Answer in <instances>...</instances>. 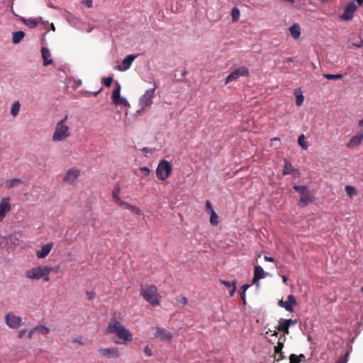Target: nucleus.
<instances>
[{
	"label": "nucleus",
	"instance_id": "obj_1",
	"mask_svg": "<svg viewBox=\"0 0 363 363\" xmlns=\"http://www.w3.org/2000/svg\"><path fill=\"white\" fill-rule=\"evenodd\" d=\"M108 333L116 334L117 337L125 342H131L133 340V335L130 331L123 326L116 319L113 318L110 320L107 327Z\"/></svg>",
	"mask_w": 363,
	"mask_h": 363
},
{
	"label": "nucleus",
	"instance_id": "obj_2",
	"mask_svg": "<svg viewBox=\"0 0 363 363\" xmlns=\"http://www.w3.org/2000/svg\"><path fill=\"white\" fill-rule=\"evenodd\" d=\"M68 118V115H66L56 124L52 138L54 142L64 141L71 135L69 128L67 125Z\"/></svg>",
	"mask_w": 363,
	"mask_h": 363
},
{
	"label": "nucleus",
	"instance_id": "obj_3",
	"mask_svg": "<svg viewBox=\"0 0 363 363\" xmlns=\"http://www.w3.org/2000/svg\"><path fill=\"white\" fill-rule=\"evenodd\" d=\"M52 269V267L49 266H38L28 270L26 272V277L31 280H39L40 279H43L45 281H49L50 274Z\"/></svg>",
	"mask_w": 363,
	"mask_h": 363
},
{
	"label": "nucleus",
	"instance_id": "obj_4",
	"mask_svg": "<svg viewBox=\"0 0 363 363\" xmlns=\"http://www.w3.org/2000/svg\"><path fill=\"white\" fill-rule=\"evenodd\" d=\"M140 294L143 298L152 306L160 305V296L157 293V288L155 285L141 286Z\"/></svg>",
	"mask_w": 363,
	"mask_h": 363
},
{
	"label": "nucleus",
	"instance_id": "obj_5",
	"mask_svg": "<svg viewBox=\"0 0 363 363\" xmlns=\"http://www.w3.org/2000/svg\"><path fill=\"white\" fill-rule=\"evenodd\" d=\"M293 189L300 194L298 203L302 207L306 206L308 203L313 201V197L307 186L294 185Z\"/></svg>",
	"mask_w": 363,
	"mask_h": 363
},
{
	"label": "nucleus",
	"instance_id": "obj_6",
	"mask_svg": "<svg viewBox=\"0 0 363 363\" xmlns=\"http://www.w3.org/2000/svg\"><path fill=\"white\" fill-rule=\"evenodd\" d=\"M172 171L170 163L167 160H162L156 169L157 177L160 180H165L167 179Z\"/></svg>",
	"mask_w": 363,
	"mask_h": 363
},
{
	"label": "nucleus",
	"instance_id": "obj_7",
	"mask_svg": "<svg viewBox=\"0 0 363 363\" xmlns=\"http://www.w3.org/2000/svg\"><path fill=\"white\" fill-rule=\"evenodd\" d=\"M80 175L81 170L78 168L72 167L67 171L64 176L63 182L70 185L76 184Z\"/></svg>",
	"mask_w": 363,
	"mask_h": 363
},
{
	"label": "nucleus",
	"instance_id": "obj_8",
	"mask_svg": "<svg viewBox=\"0 0 363 363\" xmlns=\"http://www.w3.org/2000/svg\"><path fill=\"white\" fill-rule=\"evenodd\" d=\"M249 75V69L245 66H241L237 68L228 75L225 84H227L233 81L237 80L240 77H246Z\"/></svg>",
	"mask_w": 363,
	"mask_h": 363
},
{
	"label": "nucleus",
	"instance_id": "obj_9",
	"mask_svg": "<svg viewBox=\"0 0 363 363\" xmlns=\"http://www.w3.org/2000/svg\"><path fill=\"white\" fill-rule=\"evenodd\" d=\"M6 324L12 329H16L22 325V318L16 315L13 312H9L5 315Z\"/></svg>",
	"mask_w": 363,
	"mask_h": 363
},
{
	"label": "nucleus",
	"instance_id": "obj_10",
	"mask_svg": "<svg viewBox=\"0 0 363 363\" xmlns=\"http://www.w3.org/2000/svg\"><path fill=\"white\" fill-rule=\"evenodd\" d=\"M279 333H283L282 335H288L289 331V327L286 325V323L284 322V318H281L279 320V324L274 330L268 329V330L266 332V334H271L272 336H278Z\"/></svg>",
	"mask_w": 363,
	"mask_h": 363
},
{
	"label": "nucleus",
	"instance_id": "obj_11",
	"mask_svg": "<svg viewBox=\"0 0 363 363\" xmlns=\"http://www.w3.org/2000/svg\"><path fill=\"white\" fill-rule=\"evenodd\" d=\"M155 89L156 86L152 89L147 90L140 99V104L143 109L152 105Z\"/></svg>",
	"mask_w": 363,
	"mask_h": 363
},
{
	"label": "nucleus",
	"instance_id": "obj_12",
	"mask_svg": "<svg viewBox=\"0 0 363 363\" xmlns=\"http://www.w3.org/2000/svg\"><path fill=\"white\" fill-rule=\"evenodd\" d=\"M357 9V7L354 2L349 3L345 6L343 13L340 16V19L347 21H351Z\"/></svg>",
	"mask_w": 363,
	"mask_h": 363
},
{
	"label": "nucleus",
	"instance_id": "obj_13",
	"mask_svg": "<svg viewBox=\"0 0 363 363\" xmlns=\"http://www.w3.org/2000/svg\"><path fill=\"white\" fill-rule=\"evenodd\" d=\"M99 354L109 359H117L120 357V352L116 347H101L98 350Z\"/></svg>",
	"mask_w": 363,
	"mask_h": 363
},
{
	"label": "nucleus",
	"instance_id": "obj_14",
	"mask_svg": "<svg viewBox=\"0 0 363 363\" xmlns=\"http://www.w3.org/2000/svg\"><path fill=\"white\" fill-rule=\"evenodd\" d=\"M121 85L116 82V87L113 89L112 93V99L116 105H123L125 106H129L128 101L120 95Z\"/></svg>",
	"mask_w": 363,
	"mask_h": 363
},
{
	"label": "nucleus",
	"instance_id": "obj_15",
	"mask_svg": "<svg viewBox=\"0 0 363 363\" xmlns=\"http://www.w3.org/2000/svg\"><path fill=\"white\" fill-rule=\"evenodd\" d=\"M11 205L9 197H4L0 202V221L2 220L6 214L11 211Z\"/></svg>",
	"mask_w": 363,
	"mask_h": 363
},
{
	"label": "nucleus",
	"instance_id": "obj_16",
	"mask_svg": "<svg viewBox=\"0 0 363 363\" xmlns=\"http://www.w3.org/2000/svg\"><path fill=\"white\" fill-rule=\"evenodd\" d=\"M155 337L160 338L161 341H170L173 337V334L162 328L157 327L155 333Z\"/></svg>",
	"mask_w": 363,
	"mask_h": 363
},
{
	"label": "nucleus",
	"instance_id": "obj_17",
	"mask_svg": "<svg viewBox=\"0 0 363 363\" xmlns=\"http://www.w3.org/2000/svg\"><path fill=\"white\" fill-rule=\"evenodd\" d=\"M297 304L296 300L294 296L291 294L289 295L287 297V301H284L283 300H280L279 301V306L284 308L287 311L292 312L293 306Z\"/></svg>",
	"mask_w": 363,
	"mask_h": 363
},
{
	"label": "nucleus",
	"instance_id": "obj_18",
	"mask_svg": "<svg viewBox=\"0 0 363 363\" xmlns=\"http://www.w3.org/2000/svg\"><path fill=\"white\" fill-rule=\"evenodd\" d=\"M136 57L137 55H127L123 60L121 65L117 66V69L121 72L128 70L130 67L133 62L136 58Z\"/></svg>",
	"mask_w": 363,
	"mask_h": 363
},
{
	"label": "nucleus",
	"instance_id": "obj_19",
	"mask_svg": "<svg viewBox=\"0 0 363 363\" xmlns=\"http://www.w3.org/2000/svg\"><path fill=\"white\" fill-rule=\"evenodd\" d=\"M54 244L52 242L48 243L42 246L41 249L38 250L36 255L40 259L46 257L50 252Z\"/></svg>",
	"mask_w": 363,
	"mask_h": 363
},
{
	"label": "nucleus",
	"instance_id": "obj_20",
	"mask_svg": "<svg viewBox=\"0 0 363 363\" xmlns=\"http://www.w3.org/2000/svg\"><path fill=\"white\" fill-rule=\"evenodd\" d=\"M267 273L264 271L262 267L259 265L255 266L254 269V277L252 279V281L254 284H256L259 279H264L267 277Z\"/></svg>",
	"mask_w": 363,
	"mask_h": 363
},
{
	"label": "nucleus",
	"instance_id": "obj_21",
	"mask_svg": "<svg viewBox=\"0 0 363 363\" xmlns=\"http://www.w3.org/2000/svg\"><path fill=\"white\" fill-rule=\"evenodd\" d=\"M299 174V171L297 169H295L292 164L286 159L284 160V166L282 171L283 175H287V174Z\"/></svg>",
	"mask_w": 363,
	"mask_h": 363
},
{
	"label": "nucleus",
	"instance_id": "obj_22",
	"mask_svg": "<svg viewBox=\"0 0 363 363\" xmlns=\"http://www.w3.org/2000/svg\"><path fill=\"white\" fill-rule=\"evenodd\" d=\"M41 55H42V57L43 59V65L44 66H48V65H50L51 64H52V59L51 58V53L50 52V50L43 47L41 48Z\"/></svg>",
	"mask_w": 363,
	"mask_h": 363
},
{
	"label": "nucleus",
	"instance_id": "obj_23",
	"mask_svg": "<svg viewBox=\"0 0 363 363\" xmlns=\"http://www.w3.org/2000/svg\"><path fill=\"white\" fill-rule=\"evenodd\" d=\"M120 206H123L125 207L126 209H128L130 211H131L132 212L138 214V215H142L143 213L141 211V210H140L138 207L133 206V205H131L130 203H128V202H125V201H123V202H121V205Z\"/></svg>",
	"mask_w": 363,
	"mask_h": 363
},
{
	"label": "nucleus",
	"instance_id": "obj_24",
	"mask_svg": "<svg viewBox=\"0 0 363 363\" xmlns=\"http://www.w3.org/2000/svg\"><path fill=\"white\" fill-rule=\"evenodd\" d=\"M285 341H286V337H284V335H280L278 337L277 345H276L274 347V352L275 353L282 352V349H283L284 344Z\"/></svg>",
	"mask_w": 363,
	"mask_h": 363
},
{
	"label": "nucleus",
	"instance_id": "obj_25",
	"mask_svg": "<svg viewBox=\"0 0 363 363\" xmlns=\"http://www.w3.org/2000/svg\"><path fill=\"white\" fill-rule=\"evenodd\" d=\"M120 191H121L120 186L118 184H116L114 186L113 190V198L114 201L119 206L121 205V202H123V201H122L121 199V198L119 197Z\"/></svg>",
	"mask_w": 363,
	"mask_h": 363
},
{
	"label": "nucleus",
	"instance_id": "obj_26",
	"mask_svg": "<svg viewBox=\"0 0 363 363\" xmlns=\"http://www.w3.org/2000/svg\"><path fill=\"white\" fill-rule=\"evenodd\" d=\"M362 140L357 135H354L351 138L350 141L347 143L346 146L349 148L357 147L362 143Z\"/></svg>",
	"mask_w": 363,
	"mask_h": 363
},
{
	"label": "nucleus",
	"instance_id": "obj_27",
	"mask_svg": "<svg viewBox=\"0 0 363 363\" xmlns=\"http://www.w3.org/2000/svg\"><path fill=\"white\" fill-rule=\"evenodd\" d=\"M289 31L291 36L295 39L299 38L301 35L300 26L298 24H294L293 26H291L289 28Z\"/></svg>",
	"mask_w": 363,
	"mask_h": 363
},
{
	"label": "nucleus",
	"instance_id": "obj_28",
	"mask_svg": "<svg viewBox=\"0 0 363 363\" xmlns=\"http://www.w3.org/2000/svg\"><path fill=\"white\" fill-rule=\"evenodd\" d=\"M42 21V18H28V19H26V20H24V23L25 24L28 26L29 28H35L39 22Z\"/></svg>",
	"mask_w": 363,
	"mask_h": 363
},
{
	"label": "nucleus",
	"instance_id": "obj_29",
	"mask_svg": "<svg viewBox=\"0 0 363 363\" xmlns=\"http://www.w3.org/2000/svg\"><path fill=\"white\" fill-rule=\"evenodd\" d=\"M25 37V33L23 31H17L13 33L12 41L13 43H19Z\"/></svg>",
	"mask_w": 363,
	"mask_h": 363
},
{
	"label": "nucleus",
	"instance_id": "obj_30",
	"mask_svg": "<svg viewBox=\"0 0 363 363\" xmlns=\"http://www.w3.org/2000/svg\"><path fill=\"white\" fill-rule=\"evenodd\" d=\"M21 108V104L19 101H16L13 103L11 108V114L12 116L16 117L19 113Z\"/></svg>",
	"mask_w": 363,
	"mask_h": 363
},
{
	"label": "nucleus",
	"instance_id": "obj_31",
	"mask_svg": "<svg viewBox=\"0 0 363 363\" xmlns=\"http://www.w3.org/2000/svg\"><path fill=\"white\" fill-rule=\"evenodd\" d=\"M34 330L35 333H38L44 335L50 333V328L43 325H38L35 326L34 328Z\"/></svg>",
	"mask_w": 363,
	"mask_h": 363
},
{
	"label": "nucleus",
	"instance_id": "obj_32",
	"mask_svg": "<svg viewBox=\"0 0 363 363\" xmlns=\"http://www.w3.org/2000/svg\"><path fill=\"white\" fill-rule=\"evenodd\" d=\"M23 183L21 179H12L6 181V187L8 189L13 188L15 185Z\"/></svg>",
	"mask_w": 363,
	"mask_h": 363
},
{
	"label": "nucleus",
	"instance_id": "obj_33",
	"mask_svg": "<svg viewBox=\"0 0 363 363\" xmlns=\"http://www.w3.org/2000/svg\"><path fill=\"white\" fill-rule=\"evenodd\" d=\"M210 215V223L212 225L216 226L218 223V216L215 211H212Z\"/></svg>",
	"mask_w": 363,
	"mask_h": 363
},
{
	"label": "nucleus",
	"instance_id": "obj_34",
	"mask_svg": "<svg viewBox=\"0 0 363 363\" xmlns=\"http://www.w3.org/2000/svg\"><path fill=\"white\" fill-rule=\"evenodd\" d=\"M345 190L346 193L347 194V195L350 198H352L353 196H356L357 194V190L352 186H350V185L345 186Z\"/></svg>",
	"mask_w": 363,
	"mask_h": 363
},
{
	"label": "nucleus",
	"instance_id": "obj_35",
	"mask_svg": "<svg viewBox=\"0 0 363 363\" xmlns=\"http://www.w3.org/2000/svg\"><path fill=\"white\" fill-rule=\"evenodd\" d=\"M298 144L305 150L308 147V143L306 142L305 136L303 134L298 137Z\"/></svg>",
	"mask_w": 363,
	"mask_h": 363
},
{
	"label": "nucleus",
	"instance_id": "obj_36",
	"mask_svg": "<svg viewBox=\"0 0 363 363\" xmlns=\"http://www.w3.org/2000/svg\"><path fill=\"white\" fill-rule=\"evenodd\" d=\"M301 358H305V356L302 354L298 356L292 354L289 357L290 363H299Z\"/></svg>",
	"mask_w": 363,
	"mask_h": 363
},
{
	"label": "nucleus",
	"instance_id": "obj_37",
	"mask_svg": "<svg viewBox=\"0 0 363 363\" xmlns=\"http://www.w3.org/2000/svg\"><path fill=\"white\" fill-rule=\"evenodd\" d=\"M232 20L233 22L238 21L240 17V11L236 7H234L231 11Z\"/></svg>",
	"mask_w": 363,
	"mask_h": 363
},
{
	"label": "nucleus",
	"instance_id": "obj_38",
	"mask_svg": "<svg viewBox=\"0 0 363 363\" xmlns=\"http://www.w3.org/2000/svg\"><path fill=\"white\" fill-rule=\"evenodd\" d=\"M295 95H296V104L298 106H301L303 104V100H304V97H303V94H298V91H296Z\"/></svg>",
	"mask_w": 363,
	"mask_h": 363
},
{
	"label": "nucleus",
	"instance_id": "obj_39",
	"mask_svg": "<svg viewBox=\"0 0 363 363\" xmlns=\"http://www.w3.org/2000/svg\"><path fill=\"white\" fill-rule=\"evenodd\" d=\"M323 77L327 79H340L342 78V75L340 74H324Z\"/></svg>",
	"mask_w": 363,
	"mask_h": 363
},
{
	"label": "nucleus",
	"instance_id": "obj_40",
	"mask_svg": "<svg viewBox=\"0 0 363 363\" xmlns=\"http://www.w3.org/2000/svg\"><path fill=\"white\" fill-rule=\"evenodd\" d=\"M112 82H113L112 77H106L102 79V83L104 84V86H106L107 87H109L111 85Z\"/></svg>",
	"mask_w": 363,
	"mask_h": 363
},
{
	"label": "nucleus",
	"instance_id": "obj_41",
	"mask_svg": "<svg viewBox=\"0 0 363 363\" xmlns=\"http://www.w3.org/2000/svg\"><path fill=\"white\" fill-rule=\"evenodd\" d=\"M284 322L286 323L288 327L289 328L291 325H294L297 323V320H292V319H284Z\"/></svg>",
	"mask_w": 363,
	"mask_h": 363
},
{
	"label": "nucleus",
	"instance_id": "obj_42",
	"mask_svg": "<svg viewBox=\"0 0 363 363\" xmlns=\"http://www.w3.org/2000/svg\"><path fill=\"white\" fill-rule=\"evenodd\" d=\"M206 210L208 213H210L212 212V211H214L211 202L208 200H207L206 202Z\"/></svg>",
	"mask_w": 363,
	"mask_h": 363
},
{
	"label": "nucleus",
	"instance_id": "obj_43",
	"mask_svg": "<svg viewBox=\"0 0 363 363\" xmlns=\"http://www.w3.org/2000/svg\"><path fill=\"white\" fill-rule=\"evenodd\" d=\"M235 285H236V282H235V281H234L233 282L232 287L230 288V290L229 291V294H230V296H234V294H235V289H236Z\"/></svg>",
	"mask_w": 363,
	"mask_h": 363
},
{
	"label": "nucleus",
	"instance_id": "obj_44",
	"mask_svg": "<svg viewBox=\"0 0 363 363\" xmlns=\"http://www.w3.org/2000/svg\"><path fill=\"white\" fill-rule=\"evenodd\" d=\"M140 170L141 172L143 173L145 176H147L150 174V169L147 167H140Z\"/></svg>",
	"mask_w": 363,
	"mask_h": 363
},
{
	"label": "nucleus",
	"instance_id": "obj_45",
	"mask_svg": "<svg viewBox=\"0 0 363 363\" xmlns=\"http://www.w3.org/2000/svg\"><path fill=\"white\" fill-rule=\"evenodd\" d=\"M82 3L84 4L88 8H92L93 7V1H92V0H84V1H82Z\"/></svg>",
	"mask_w": 363,
	"mask_h": 363
},
{
	"label": "nucleus",
	"instance_id": "obj_46",
	"mask_svg": "<svg viewBox=\"0 0 363 363\" xmlns=\"http://www.w3.org/2000/svg\"><path fill=\"white\" fill-rule=\"evenodd\" d=\"M274 358V360L277 362L283 359V353L282 352L275 353Z\"/></svg>",
	"mask_w": 363,
	"mask_h": 363
},
{
	"label": "nucleus",
	"instance_id": "obj_47",
	"mask_svg": "<svg viewBox=\"0 0 363 363\" xmlns=\"http://www.w3.org/2000/svg\"><path fill=\"white\" fill-rule=\"evenodd\" d=\"M352 46L357 48H362L363 46V40L359 38V40L357 43H353Z\"/></svg>",
	"mask_w": 363,
	"mask_h": 363
},
{
	"label": "nucleus",
	"instance_id": "obj_48",
	"mask_svg": "<svg viewBox=\"0 0 363 363\" xmlns=\"http://www.w3.org/2000/svg\"><path fill=\"white\" fill-rule=\"evenodd\" d=\"M144 352L145 354L147 356V357H150L152 356V350L151 349L147 346L145 349H144Z\"/></svg>",
	"mask_w": 363,
	"mask_h": 363
},
{
	"label": "nucleus",
	"instance_id": "obj_49",
	"mask_svg": "<svg viewBox=\"0 0 363 363\" xmlns=\"http://www.w3.org/2000/svg\"><path fill=\"white\" fill-rule=\"evenodd\" d=\"M220 282L228 288H231L233 283L228 281L220 280Z\"/></svg>",
	"mask_w": 363,
	"mask_h": 363
},
{
	"label": "nucleus",
	"instance_id": "obj_50",
	"mask_svg": "<svg viewBox=\"0 0 363 363\" xmlns=\"http://www.w3.org/2000/svg\"><path fill=\"white\" fill-rule=\"evenodd\" d=\"M346 362H347V357L346 356L340 357V358L337 362V363H346Z\"/></svg>",
	"mask_w": 363,
	"mask_h": 363
},
{
	"label": "nucleus",
	"instance_id": "obj_51",
	"mask_svg": "<svg viewBox=\"0 0 363 363\" xmlns=\"http://www.w3.org/2000/svg\"><path fill=\"white\" fill-rule=\"evenodd\" d=\"M86 295H87V299L91 300L94 297L95 294L94 292L87 291Z\"/></svg>",
	"mask_w": 363,
	"mask_h": 363
},
{
	"label": "nucleus",
	"instance_id": "obj_52",
	"mask_svg": "<svg viewBox=\"0 0 363 363\" xmlns=\"http://www.w3.org/2000/svg\"><path fill=\"white\" fill-rule=\"evenodd\" d=\"M26 332V329H23L18 332V336L19 338H22Z\"/></svg>",
	"mask_w": 363,
	"mask_h": 363
},
{
	"label": "nucleus",
	"instance_id": "obj_53",
	"mask_svg": "<svg viewBox=\"0 0 363 363\" xmlns=\"http://www.w3.org/2000/svg\"><path fill=\"white\" fill-rule=\"evenodd\" d=\"M35 333H35V331L34 330V328H33L32 330H30L28 332V338H29V339H31V338L33 337V335H34Z\"/></svg>",
	"mask_w": 363,
	"mask_h": 363
},
{
	"label": "nucleus",
	"instance_id": "obj_54",
	"mask_svg": "<svg viewBox=\"0 0 363 363\" xmlns=\"http://www.w3.org/2000/svg\"><path fill=\"white\" fill-rule=\"evenodd\" d=\"M264 259L267 262H274L275 259L272 257L264 256Z\"/></svg>",
	"mask_w": 363,
	"mask_h": 363
},
{
	"label": "nucleus",
	"instance_id": "obj_55",
	"mask_svg": "<svg viewBox=\"0 0 363 363\" xmlns=\"http://www.w3.org/2000/svg\"><path fill=\"white\" fill-rule=\"evenodd\" d=\"M241 298L242 299L244 303H245V292L244 291L241 290L240 292Z\"/></svg>",
	"mask_w": 363,
	"mask_h": 363
},
{
	"label": "nucleus",
	"instance_id": "obj_56",
	"mask_svg": "<svg viewBox=\"0 0 363 363\" xmlns=\"http://www.w3.org/2000/svg\"><path fill=\"white\" fill-rule=\"evenodd\" d=\"M180 303L183 304V305H185L187 303V298L186 297H182L180 301H179Z\"/></svg>",
	"mask_w": 363,
	"mask_h": 363
},
{
	"label": "nucleus",
	"instance_id": "obj_57",
	"mask_svg": "<svg viewBox=\"0 0 363 363\" xmlns=\"http://www.w3.org/2000/svg\"><path fill=\"white\" fill-rule=\"evenodd\" d=\"M250 287V285L249 284H244L242 288H241V290L244 291V292H246V290Z\"/></svg>",
	"mask_w": 363,
	"mask_h": 363
},
{
	"label": "nucleus",
	"instance_id": "obj_58",
	"mask_svg": "<svg viewBox=\"0 0 363 363\" xmlns=\"http://www.w3.org/2000/svg\"><path fill=\"white\" fill-rule=\"evenodd\" d=\"M72 342L78 343V344H79V345H83V342H82L81 341H79V340H77V339H74V340H72Z\"/></svg>",
	"mask_w": 363,
	"mask_h": 363
},
{
	"label": "nucleus",
	"instance_id": "obj_59",
	"mask_svg": "<svg viewBox=\"0 0 363 363\" xmlns=\"http://www.w3.org/2000/svg\"><path fill=\"white\" fill-rule=\"evenodd\" d=\"M143 152H145V153H148V152H151V150L148 147H144L143 149Z\"/></svg>",
	"mask_w": 363,
	"mask_h": 363
},
{
	"label": "nucleus",
	"instance_id": "obj_60",
	"mask_svg": "<svg viewBox=\"0 0 363 363\" xmlns=\"http://www.w3.org/2000/svg\"><path fill=\"white\" fill-rule=\"evenodd\" d=\"M359 139L362 141L363 140V130L361 131V133L359 135H357Z\"/></svg>",
	"mask_w": 363,
	"mask_h": 363
},
{
	"label": "nucleus",
	"instance_id": "obj_61",
	"mask_svg": "<svg viewBox=\"0 0 363 363\" xmlns=\"http://www.w3.org/2000/svg\"><path fill=\"white\" fill-rule=\"evenodd\" d=\"M358 125H359V127H360V128H363V119H362V120L359 121V122H358Z\"/></svg>",
	"mask_w": 363,
	"mask_h": 363
},
{
	"label": "nucleus",
	"instance_id": "obj_62",
	"mask_svg": "<svg viewBox=\"0 0 363 363\" xmlns=\"http://www.w3.org/2000/svg\"><path fill=\"white\" fill-rule=\"evenodd\" d=\"M287 280H288V278H287V277H286V276H282V281H283V282H284V284H286V283Z\"/></svg>",
	"mask_w": 363,
	"mask_h": 363
},
{
	"label": "nucleus",
	"instance_id": "obj_63",
	"mask_svg": "<svg viewBox=\"0 0 363 363\" xmlns=\"http://www.w3.org/2000/svg\"><path fill=\"white\" fill-rule=\"evenodd\" d=\"M101 91H102V88H101L98 91L93 93V95L94 96H96Z\"/></svg>",
	"mask_w": 363,
	"mask_h": 363
},
{
	"label": "nucleus",
	"instance_id": "obj_64",
	"mask_svg": "<svg viewBox=\"0 0 363 363\" xmlns=\"http://www.w3.org/2000/svg\"><path fill=\"white\" fill-rule=\"evenodd\" d=\"M293 58L292 57H287L285 61L287 62H293Z\"/></svg>",
	"mask_w": 363,
	"mask_h": 363
}]
</instances>
